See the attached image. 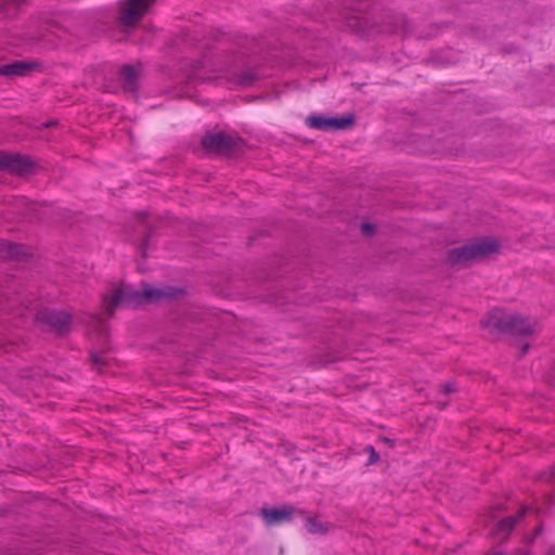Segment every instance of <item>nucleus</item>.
I'll list each match as a JSON object with an SVG mask.
<instances>
[{
    "instance_id": "1",
    "label": "nucleus",
    "mask_w": 555,
    "mask_h": 555,
    "mask_svg": "<svg viewBox=\"0 0 555 555\" xmlns=\"http://www.w3.org/2000/svg\"><path fill=\"white\" fill-rule=\"evenodd\" d=\"M178 293V289L169 286L163 288L144 286L142 292L130 286L116 287L104 295L103 308L107 314L112 315L117 307H134L145 302H156L166 298H173Z\"/></svg>"
},
{
    "instance_id": "2",
    "label": "nucleus",
    "mask_w": 555,
    "mask_h": 555,
    "mask_svg": "<svg viewBox=\"0 0 555 555\" xmlns=\"http://www.w3.org/2000/svg\"><path fill=\"white\" fill-rule=\"evenodd\" d=\"M482 326L492 332L508 333L515 336H529L537 331L538 324L501 309H492L482 320Z\"/></svg>"
},
{
    "instance_id": "3",
    "label": "nucleus",
    "mask_w": 555,
    "mask_h": 555,
    "mask_svg": "<svg viewBox=\"0 0 555 555\" xmlns=\"http://www.w3.org/2000/svg\"><path fill=\"white\" fill-rule=\"evenodd\" d=\"M499 248L494 240H482L472 244L452 248L448 251V261L451 264L466 266L470 261L486 257Z\"/></svg>"
},
{
    "instance_id": "4",
    "label": "nucleus",
    "mask_w": 555,
    "mask_h": 555,
    "mask_svg": "<svg viewBox=\"0 0 555 555\" xmlns=\"http://www.w3.org/2000/svg\"><path fill=\"white\" fill-rule=\"evenodd\" d=\"M155 0H124L119 4V22L125 27H133L146 14Z\"/></svg>"
},
{
    "instance_id": "5",
    "label": "nucleus",
    "mask_w": 555,
    "mask_h": 555,
    "mask_svg": "<svg viewBox=\"0 0 555 555\" xmlns=\"http://www.w3.org/2000/svg\"><path fill=\"white\" fill-rule=\"evenodd\" d=\"M353 124L352 116H344L340 118L324 117L320 115L309 116L307 118V125L310 128L320 130H343L347 129Z\"/></svg>"
},
{
    "instance_id": "6",
    "label": "nucleus",
    "mask_w": 555,
    "mask_h": 555,
    "mask_svg": "<svg viewBox=\"0 0 555 555\" xmlns=\"http://www.w3.org/2000/svg\"><path fill=\"white\" fill-rule=\"evenodd\" d=\"M37 320L49 325L53 331L57 333L66 332L70 324L69 314L63 311H55L49 309H44L38 312Z\"/></svg>"
},
{
    "instance_id": "7",
    "label": "nucleus",
    "mask_w": 555,
    "mask_h": 555,
    "mask_svg": "<svg viewBox=\"0 0 555 555\" xmlns=\"http://www.w3.org/2000/svg\"><path fill=\"white\" fill-rule=\"evenodd\" d=\"M202 145L212 152H229L235 147V140L222 132L208 133L202 140Z\"/></svg>"
},
{
    "instance_id": "8",
    "label": "nucleus",
    "mask_w": 555,
    "mask_h": 555,
    "mask_svg": "<svg viewBox=\"0 0 555 555\" xmlns=\"http://www.w3.org/2000/svg\"><path fill=\"white\" fill-rule=\"evenodd\" d=\"M31 165L33 163L27 156L0 152V169L24 173L30 169Z\"/></svg>"
},
{
    "instance_id": "9",
    "label": "nucleus",
    "mask_w": 555,
    "mask_h": 555,
    "mask_svg": "<svg viewBox=\"0 0 555 555\" xmlns=\"http://www.w3.org/2000/svg\"><path fill=\"white\" fill-rule=\"evenodd\" d=\"M294 513L295 508L291 505H285L281 508L263 507L260 511V515L268 526L291 521Z\"/></svg>"
},
{
    "instance_id": "10",
    "label": "nucleus",
    "mask_w": 555,
    "mask_h": 555,
    "mask_svg": "<svg viewBox=\"0 0 555 555\" xmlns=\"http://www.w3.org/2000/svg\"><path fill=\"white\" fill-rule=\"evenodd\" d=\"M28 255V248L24 245L10 242H0V258L4 260H20L26 258Z\"/></svg>"
},
{
    "instance_id": "11",
    "label": "nucleus",
    "mask_w": 555,
    "mask_h": 555,
    "mask_svg": "<svg viewBox=\"0 0 555 555\" xmlns=\"http://www.w3.org/2000/svg\"><path fill=\"white\" fill-rule=\"evenodd\" d=\"M37 66L35 63L28 62H14L12 64L3 65L0 67V75L3 76H24Z\"/></svg>"
},
{
    "instance_id": "12",
    "label": "nucleus",
    "mask_w": 555,
    "mask_h": 555,
    "mask_svg": "<svg viewBox=\"0 0 555 555\" xmlns=\"http://www.w3.org/2000/svg\"><path fill=\"white\" fill-rule=\"evenodd\" d=\"M305 528L311 534H325L331 531L334 526L330 522H322L315 517H307Z\"/></svg>"
},
{
    "instance_id": "13",
    "label": "nucleus",
    "mask_w": 555,
    "mask_h": 555,
    "mask_svg": "<svg viewBox=\"0 0 555 555\" xmlns=\"http://www.w3.org/2000/svg\"><path fill=\"white\" fill-rule=\"evenodd\" d=\"M122 80H124V87L128 91H134L137 87V80H138V72L132 66H124L120 70Z\"/></svg>"
},
{
    "instance_id": "14",
    "label": "nucleus",
    "mask_w": 555,
    "mask_h": 555,
    "mask_svg": "<svg viewBox=\"0 0 555 555\" xmlns=\"http://www.w3.org/2000/svg\"><path fill=\"white\" fill-rule=\"evenodd\" d=\"M526 509H522L516 516H508L502 519L496 526V533H508L514 526L525 516Z\"/></svg>"
},
{
    "instance_id": "15",
    "label": "nucleus",
    "mask_w": 555,
    "mask_h": 555,
    "mask_svg": "<svg viewBox=\"0 0 555 555\" xmlns=\"http://www.w3.org/2000/svg\"><path fill=\"white\" fill-rule=\"evenodd\" d=\"M93 366L100 367L106 363V359L102 353H92L91 356Z\"/></svg>"
},
{
    "instance_id": "16",
    "label": "nucleus",
    "mask_w": 555,
    "mask_h": 555,
    "mask_svg": "<svg viewBox=\"0 0 555 555\" xmlns=\"http://www.w3.org/2000/svg\"><path fill=\"white\" fill-rule=\"evenodd\" d=\"M365 451L370 453L369 464H374V463L378 462L379 456L372 446H367L365 448Z\"/></svg>"
},
{
    "instance_id": "17",
    "label": "nucleus",
    "mask_w": 555,
    "mask_h": 555,
    "mask_svg": "<svg viewBox=\"0 0 555 555\" xmlns=\"http://www.w3.org/2000/svg\"><path fill=\"white\" fill-rule=\"evenodd\" d=\"M361 230L365 235H371L374 233V227L371 223H363L361 225Z\"/></svg>"
},
{
    "instance_id": "18",
    "label": "nucleus",
    "mask_w": 555,
    "mask_h": 555,
    "mask_svg": "<svg viewBox=\"0 0 555 555\" xmlns=\"http://www.w3.org/2000/svg\"><path fill=\"white\" fill-rule=\"evenodd\" d=\"M456 390L455 388V385L450 383V384H446L443 387H442V392L443 393H450V392H454Z\"/></svg>"
},
{
    "instance_id": "19",
    "label": "nucleus",
    "mask_w": 555,
    "mask_h": 555,
    "mask_svg": "<svg viewBox=\"0 0 555 555\" xmlns=\"http://www.w3.org/2000/svg\"><path fill=\"white\" fill-rule=\"evenodd\" d=\"M254 80L253 75H246L243 78H241L240 83L243 86H248Z\"/></svg>"
},
{
    "instance_id": "20",
    "label": "nucleus",
    "mask_w": 555,
    "mask_h": 555,
    "mask_svg": "<svg viewBox=\"0 0 555 555\" xmlns=\"http://www.w3.org/2000/svg\"><path fill=\"white\" fill-rule=\"evenodd\" d=\"M528 347L529 346L527 344L522 347V353H525L527 351Z\"/></svg>"
},
{
    "instance_id": "21",
    "label": "nucleus",
    "mask_w": 555,
    "mask_h": 555,
    "mask_svg": "<svg viewBox=\"0 0 555 555\" xmlns=\"http://www.w3.org/2000/svg\"><path fill=\"white\" fill-rule=\"evenodd\" d=\"M9 2H11V0H5L4 7H8Z\"/></svg>"
}]
</instances>
